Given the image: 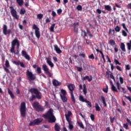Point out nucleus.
Masks as SVG:
<instances>
[{"instance_id":"31","label":"nucleus","mask_w":131,"mask_h":131,"mask_svg":"<svg viewBox=\"0 0 131 131\" xmlns=\"http://www.w3.org/2000/svg\"><path fill=\"white\" fill-rule=\"evenodd\" d=\"M86 31H87V33L89 35V36L90 37V38H92V37H93V35L92 34V33H91L90 30L89 29V28H86Z\"/></svg>"},{"instance_id":"22","label":"nucleus","mask_w":131,"mask_h":131,"mask_svg":"<svg viewBox=\"0 0 131 131\" xmlns=\"http://www.w3.org/2000/svg\"><path fill=\"white\" fill-rule=\"evenodd\" d=\"M120 49L122 50V52H124V53L126 52V49H125V45H124V43H121Z\"/></svg>"},{"instance_id":"19","label":"nucleus","mask_w":131,"mask_h":131,"mask_svg":"<svg viewBox=\"0 0 131 131\" xmlns=\"http://www.w3.org/2000/svg\"><path fill=\"white\" fill-rule=\"evenodd\" d=\"M69 124V128L70 130H72L74 128V126L72 124V121L71 120L67 121Z\"/></svg>"},{"instance_id":"24","label":"nucleus","mask_w":131,"mask_h":131,"mask_svg":"<svg viewBox=\"0 0 131 131\" xmlns=\"http://www.w3.org/2000/svg\"><path fill=\"white\" fill-rule=\"evenodd\" d=\"M79 101H80V102H83L85 103L86 102V101H88V100H86V99H84V98H83V96L82 95H80L79 97Z\"/></svg>"},{"instance_id":"64","label":"nucleus","mask_w":131,"mask_h":131,"mask_svg":"<svg viewBox=\"0 0 131 131\" xmlns=\"http://www.w3.org/2000/svg\"><path fill=\"white\" fill-rule=\"evenodd\" d=\"M62 9H59L57 10V14H58L59 15H60V14H61V13H62Z\"/></svg>"},{"instance_id":"25","label":"nucleus","mask_w":131,"mask_h":131,"mask_svg":"<svg viewBox=\"0 0 131 131\" xmlns=\"http://www.w3.org/2000/svg\"><path fill=\"white\" fill-rule=\"evenodd\" d=\"M104 9L105 10H106V11H108L109 12L112 11V8L110 5H104Z\"/></svg>"},{"instance_id":"62","label":"nucleus","mask_w":131,"mask_h":131,"mask_svg":"<svg viewBox=\"0 0 131 131\" xmlns=\"http://www.w3.org/2000/svg\"><path fill=\"white\" fill-rule=\"evenodd\" d=\"M110 77L112 78V79H113V80L115 81V78L114 77V76H113V74L111 73L110 74Z\"/></svg>"},{"instance_id":"28","label":"nucleus","mask_w":131,"mask_h":131,"mask_svg":"<svg viewBox=\"0 0 131 131\" xmlns=\"http://www.w3.org/2000/svg\"><path fill=\"white\" fill-rule=\"evenodd\" d=\"M112 91L113 92H115L116 93H118V91L117 90V89H116V87L114 86V84H112Z\"/></svg>"},{"instance_id":"30","label":"nucleus","mask_w":131,"mask_h":131,"mask_svg":"<svg viewBox=\"0 0 131 131\" xmlns=\"http://www.w3.org/2000/svg\"><path fill=\"white\" fill-rule=\"evenodd\" d=\"M71 94V98L73 102V103H75V98L74 97V95L73 94V93H70Z\"/></svg>"},{"instance_id":"44","label":"nucleus","mask_w":131,"mask_h":131,"mask_svg":"<svg viewBox=\"0 0 131 131\" xmlns=\"http://www.w3.org/2000/svg\"><path fill=\"white\" fill-rule=\"evenodd\" d=\"M115 31H116V32H119L120 31V27H119L118 26H117L115 28Z\"/></svg>"},{"instance_id":"27","label":"nucleus","mask_w":131,"mask_h":131,"mask_svg":"<svg viewBox=\"0 0 131 131\" xmlns=\"http://www.w3.org/2000/svg\"><path fill=\"white\" fill-rule=\"evenodd\" d=\"M16 2L20 7L23 6V4H24V1L23 0H16Z\"/></svg>"},{"instance_id":"35","label":"nucleus","mask_w":131,"mask_h":131,"mask_svg":"<svg viewBox=\"0 0 131 131\" xmlns=\"http://www.w3.org/2000/svg\"><path fill=\"white\" fill-rule=\"evenodd\" d=\"M101 100L102 101L103 104H104L105 107H106V106H107V104H106V100L105 99V97H104V96H101Z\"/></svg>"},{"instance_id":"15","label":"nucleus","mask_w":131,"mask_h":131,"mask_svg":"<svg viewBox=\"0 0 131 131\" xmlns=\"http://www.w3.org/2000/svg\"><path fill=\"white\" fill-rule=\"evenodd\" d=\"M52 83L54 86H58L59 85H61V82H59V81L56 79L53 80Z\"/></svg>"},{"instance_id":"50","label":"nucleus","mask_w":131,"mask_h":131,"mask_svg":"<svg viewBox=\"0 0 131 131\" xmlns=\"http://www.w3.org/2000/svg\"><path fill=\"white\" fill-rule=\"evenodd\" d=\"M116 86L117 88V89L119 90V91H120V84L119 83V82H117L116 83Z\"/></svg>"},{"instance_id":"59","label":"nucleus","mask_w":131,"mask_h":131,"mask_svg":"<svg viewBox=\"0 0 131 131\" xmlns=\"http://www.w3.org/2000/svg\"><path fill=\"white\" fill-rule=\"evenodd\" d=\"M110 119L111 123H113V122H114V120H115V118L114 117L112 118V117H111L110 118Z\"/></svg>"},{"instance_id":"3","label":"nucleus","mask_w":131,"mask_h":131,"mask_svg":"<svg viewBox=\"0 0 131 131\" xmlns=\"http://www.w3.org/2000/svg\"><path fill=\"white\" fill-rule=\"evenodd\" d=\"M20 112L22 117H26V103L24 102L20 104Z\"/></svg>"},{"instance_id":"48","label":"nucleus","mask_w":131,"mask_h":131,"mask_svg":"<svg viewBox=\"0 0 131 131\" xmlns=\"http://www.w3.org/2000/svg\"><path fill=\"white\" fill-rule=\"evenodd\" d=\"M106 88L105 89H103L102 91L105 93L106 94H107V93H108V85H106Z\"/></svg>"},{"instance_id":"60","label":"nucleus","mask_w":131,"mask_h":131,"mask_svg":"<svg viewBox=\"0 0 131 131\" xmlns=\"http://www.w3.org/2000/svg\"><path fill=\"white\" fill-rule=\"evenodd\" d=\"M82 33H84V37H85V36H86L88 37V34L86 33V32H85V31L84 30H82Z\"/></svg>"},{"instance_id":"63","label":"nucleus","mask_w":131,"mask_h":131,"mask_svg":"<svg viewBox=\"0 0 131 131\" xmlns=\"http://www.w3.org/2000/svg\"><path fill=\"white\" fill-rule=\"evenodd\" d=\"M125 98H126V99H127V100H128V101H129V102H131V98H130V96H127L125 95Z\"/></svg>"},{"instance_id":"46","label":"nucleus","mask_w":131,"mask_h":131,"mask_svg":"<svg viewBox=\"0 0 131 131\" xmlns=\"http://www.w3.org/2000/svg\"><path fill=\"white\" fill-rule=\"evenodd\" d=\"M114 62L115 63L116 65H121V63L119 62L118 60L115 59H114Z\"/></svg>"},{"instance_id":"51","label":"nucleus","mask_w":131,"mask_h":131,"mask_svg":"<svg viewBox=\"0 0 131 131\" xmlns=\"http://www.w3.org/2000/svg\"><path fill=\"white\" fill-rule=\"evenodd\" d=\"M12 62L15 65H20V61H13Z\"/></svg>"},{"instance_id":"54","label":"nucleus","mask_w":131,"mask_h":131,"mask_svg":"<svg viewBox=\"0 0 131 131\" xmlns=\"http://www.w3.org/2000/svg\"><path fill=\"white\" fill-rule=\"evenodd\" d=\"M123 127H124L126 129H128V124H127V123L126 124H123Z\"/></svg>"},{"instance_id":"43","label":"nucleus","mask_w":131,"mask_h":131,"mask_svg":"<svg viewBox=\"0 0 131 131\" xmlns=\"http://www.w3.org/2000/svg\"><path fill=\"white\" fill-rule=\"evenodd\" d=\"M37 73L40 74L41 73V68L40 67H37L36 69Z\"/></svg>"},{"instance_id":"47","label":"nucleus","mask_w":131,"mask_h":131,"mask_svg":"<svg viewBox=\"0 0 131 131\" xmlns=\"http://www.w3.org/2000/svg\"><path fill=\"white\" fill-rule=\"evenodd\" d=\"M77 10H78V11H82V7L81 5H78L77 6Z\"/></svg>"},{"instance_id":"9","label":"nucleus","mask_w":131,"mask_h":131,"mask_svg":"<svg viewBox=\"0 0 131 131\" xmlns=\"http://www.w3.org/2000/svg\"><path fill=\"white\" fill-rule=\"evenodd\" d=\"M42 68L43 71H45L46 74H47V75H48L50 77H52V74L49 71V68H48V66H47V64H43L42 66Z\"/></svg>"},{"instance_id":"14","label":"nucleus","mask_w":131,"mask_h":131,"mask_svg":"<svg viewBox=\"0 0 131 131\" xmlns=\"http://www.w3.org/2000/svg\"><path fill=\"white\" fill-rule=\"evenodd\" d=\"M71 115H72V113L70 111L68 112V114H65L67 121H70V117Z\"/></svg>"},{"instance_id":"8","label":"nucleus","mask_w":131,"mask_h":131,"mask_svg":"<svg viewBox=\"0 0 131 131\" xmlns=\"http://www.w3.org/2000/svg\"><path fill=\"white\" fill-rule=\"evenodd\" d=\"M10 10V13L12 16V17H14L16 19H19V17H18V15H17V11L14 9V7L12 6H10L9 8Z\"/></svg>"},{"instance_id":"61","label":"nucleus","mask_w":131,"mask_h":131,"mask_svg":"<svg viewBox=\"0 0 131 131\" xmlns=\"http://www.w3.org/2000/svg\"><path fill=\"white\" fill-rule=\"evenodd\" d=\"M76 68H77V70H78L79 72H81V71L82 70V68H81V67H76Z\"/></svg>"},{"instance_id":"37","label":"nucleus","mask_w":131,"mask_h":131,"mask_svg":"<svg viewBox=\"0 0 131 131\" xmlns=\"http://www.w3.org/2000/svg\"><path fill=\"white\" fill-rule=\"evenodd\" d=\"M54 128L56 131H60V126L58 125V124H55L54 126Z\"/></svg>"},{"instance_id":"16","label":"nucleus","mask_w":131,"mask_h":131,"mask_svg":"<svg viewBox=\"0 0 131 131\" xmlns=\"http://www.w3.org/2000/svg\"><path fill=\"white\" fill-rule=\"evenodd\" d=\"M46 60L47 61V64L50 66V67L53 68L54 67V63L52 62V61H51V59L50 58H46Z\"/></svg>"},{"instance_id":"34","label":"nucleus","mask_w":131,"mask_h":131,"mask_svg":"<svg viewBox=\"0 0 131 131\" xmlns=\"http://www.w3.org/2000/svg\"><path fill=\"white\" fill-rule=\"evenodd\" d=\"M78 124L79 127H80L81 128H82L83 129H84V126L83 125V124L82 123V122H78Z\"/></svg>"},{"instance_id":"11","label":"nucleus","mask_w":131,"mask_h":131,"mask_svg":"<svg viewBox=\"0 0 131 131\" xmlns=\"http://www.w3.org/2000/svg\"><path fill=\"white\" fill-rule=\"evenodd\" d=\"M18 41L19 40L17 39H14L12 41L10 52H14V50H15V47H16V45H17V43H18Z\"/></svg>"},{"instance_id":"13","label":"nucleus","mask_w":131,"mask_h":131,"mask_svg":"<svg viewBox=\"0 0 131 131\" xmlns=\"http://www.w3.org/2000/svg\"><path fill=\"white\" fill-rule=\"evenodd\" d=\"M21 55L25 58V59H26V60H28L29 61L30 60V56L28 55L27 52L25 50L21 51Z\"/></svg>"},{"instance_id":"18","label":"nucleus","mask_w":131,"mask_h":131,"mask_svg":"<svg viewBox=\"0 0 131 131\" xmlns=\"http://www.w3.org/2000/svg\"><path fill=\"white\" fill-rule=\"evenodd\" d=\"M54 50L56 51L57 54H61V53H62V51L61 50V49H60V48H59V47H58V45H55L54 46Z\"/></svg>"},{"instance_id":"38","label":"nucleus","mask_w":131,"mask_h":131,"mask_svg":"<svg viewBox=\"0 0 131 131\" xmlns=\"http://www.w3.org/2000/svg\"><path fill=\"white\" fill-rule=\"evenodd\" d=\"M109 43L110 45H111V46H112V47H113V46H115V41L113 39H111L110 40Z\"/></svg>"},{"instance_id":"49","label":"nucleus","mask_w":131,"mask_h":131,"mask_svg":"<svg viewBox=\"0 0 131 131\" xmlns=\"http://www.w3.org/2000/svg\"><path fill=\"white\" fill-rule=\"evenodd\" d=\"M4 69L5 70V72H6V73H10V70H8V68L6 67H3Z\"/></svg>"},{"instance_id":"42","label":"nucleus","mask_w":131,"mask_h":131,"mask_svg":"<svg viewBox=\"0 0 131 131\" xmlns=\"http://www.w3.org/2000/svg\"><path fill=\"white\" fill-rule=\"evenodd\" d=\"M87 103L88 107H89V108H92V102L90 101H86V102Z\"/></svg>"},{"instance_id":"17","label":"nucleus","mask_w":131,"mask_h":131,"mask_svg":"<svg viewBox=\"0 0 131 131\" xmlns=\"http://www.w3.org/2000/svg\"><path fill=\"white\" fill-rule=\"evenodd\" d=\"M96 52H97L98 53H100V54H101L102 58L104 62V63L106 62V59H105V56H104V54L103 53V52L101 50H99L98 49H96Z\"/></svg>"},{"instance_id":"56","label":"nucleus","mask_w":131,"mask_h":131,"mask_svg":"<svg viewBox=\"0 0 131 131\" xmlns=\"http://www.w3.org/2000/svg\"><path fill=\"white\" fill-rule=\"evenodd\" d=\"M125 69L126 70H130V66H129V64H126L125 66Z\"/></svg>"},{"instance_id":"39","label":"nucleus","mask_w":131,"mask_h":131,"mask_svg":"<svg viewBox=\"0 0 131 131\" xmlns=\"http://www.w3.org/2000/svg\"><path fill=\"white\" fill-rule=\"evenodd\" d=\"M37 17L39 19V20H41V19H42V17H43V14L41 13L38 14H37Z\"/></svg>"},{"instance_id":"58","label":"nucleus","mask_w":131,"mask_h":131,"mask_svg":"<svg viewBox=\"0 0 131 131\" xmlns=\"http://www.w3.org/2000/svg\"><path fill=\"white\" fill-rule=\"evenodd\" d=\"M119 80H120V82L121 84H122V83H123V78L120 77H119Z\"/></svg>"},{"instance_id":"40","label":"nucleus","mask_w":131,"mask_h":131,"mask_svg":"<svg viewBox=\"0 0 131 131\" xmlns=\"http://www.w3.org/2000/svg\"><path fill=\"white\" fill-rule=\"evenodd\" d=\"M5 66L7 68H9V67H10V62H9V60H8V59H6L5 61Z\"/></svg>"},{"instance_id":"57","label":"nucleus","mask_w":131,"mask_h":131,"mask_svg":"<svg viewBox=\"0 0 131 131\" xmlns=\"http://www.w3.org/2000/svg\"><path fill=\"white\" fill-rule=\"evenodd\" d=\"M89 58L90 59H92V60H94V59H95V56H94L93 54H92L89 56Z\"/></svg>"},{"instance_id":"52","label":"nucleus","mask_w":131,"mask_h":131,"mask_svg":"<svg viewBox=\"0 0 131 131\" xmlns=\"http://www.w3.org/2000/svg\"><path fill=\"white\" fill-rule=\"evenodd\" d=\"M116 68L118 71H122V69H121V67L119 66H116Z\"/></svg>"},{"instance_id":"45","label":"nucleus","mask_w":131,"mask_h":131,"mask_svg":"<svg viewBox=\"0 0 131 131\" xmlns=\"http://www.w3.org/2000/svg\"><path fill=\"white\" fill-rule=\"evenodd\" d=\"M122 34L123 36L126 37L127 36V33L124 31V30H122Z\"/></svg>"},{"instance_id":"26","label":"nucleus","mask_w":131,"mask_h":131,"mask_svg":"<svg viewBox=\"0 0 131 131\" xmlns=\"http://www.w3.org/2000/svg\"><path fill=\"white\" fill-rule=\"evenodd\" d=\"M83 93L84 95H86L88 94V90H86V86L85 85V84L83 85Z\"/></svg>"},{"instance_id":"36","label":"nucleus","mask_w":131,"mask_h":131,"mask_svg":"<svg viewBox=\"0 0 131 131\" xmlns=\"http://www.w3.org/2000/svg\"><path fill=\"white\" fill-rule=\"evenodd\" d=\"M122 26L123 29H124V30H125L126 32L128 33V29H127V28H126V26H125V24L123 23L122 24Z\"/></svg>"},{"instance_id":"10","label":"nucleus","mask_w":131,"mask_h":131,"mask_svg":"<svg viewBox=\"0 0 131 131\" xmlns=\"http://www.w3.org/2000/svg\"><path fill=\"white\" fill-rule=\"evenodd\" d=\"M11 33H12V30L11 29L8 30V27H7V25H4L3 26V34L4 35H7V34L10 35Z\"/></svg>"},{"instance_id":"53","label":"nucleus","mask_w":131,"mask_h":131,"mask_svg":"<svg viewBox=\"0 0 131 131\" xmlns=\"http://www.w3.org/2000/svg\"><path fill=\"white\" fill-rule=\"evenodd\" d=\"M90 118L92 121H94L95 120V115L94 114H91Z\"/></svg>"},{"instance_id":"55","label":"nucleus","mask_w":131,"mask_h":131,"mask_svg":"<svg viewBox=\"0 0 131 131\" xmlns=\"http://www.w3.org/2000/svg\"><path fill=\"white\" fill-rule=\"evenodd\" d=\"M10 52L14 53V54H15V55H17V56H18V55H19V49H17L16 52L15 51V49H14V52Z\"/></svg>"},{"instance_id":"20","label":"nucleus","mask_w":131,"mask_h":131,"mask_svg":"<svg viewBox=\"0 0 131 131\" xmlns=\"http://www.w3.org/2000/svg\"><path fill=\"white\" fill-rule=\"evenodd\" d=\"M8 93L9 95L10 96V97L11 99H15V95H14V94H13V92H12V91H11V89H8Z\"/></svg>"},{"instance_id":"23","label":"nucleus","mask_w":131,"mask_h":131,"mask_svg":"<svg viewBox=\"0 0 131 131\" xmlns=\"http://www.w3.org/2000/svg\"><path fill=\"white\" fill-rule=\"evenodd\" d=\"M60 96L62 102H67V97H66V95H62V94H60Z\"/></svg>"},{"instance_id":"21","label":"nucleus","mask_w":131,"mask_h":131,"mask_svg":"<svg viewBox=\"0 0 131 131\" xmlns=\"http://www.w3.org/2000/svg\"><path fill=\"white\" fill-rule=\"evenodd\" d=\"M90 77H89V76H85V77H83L82 78V80H88V81L90 82L92 81L93 80V78L92 77V76H90Z\"/></svg>"},{"instance_id":"12","label":"nucleus","mask_w":131,"mask_h":131,"mask_svg":"<svg viewBox=\"0 0 131 131\" xmlns=\"http://www.w3.org/2000/svg\"><path fill=\"white\" fill-rule=\"evenodd\" d=\"M68 89H69L70 91V94L72 93L75 89V85L72 83H70V84L68 85Z\"/></svg>"},{"instance_id":"1","label":"nucleus","mask_w":131,"mask_h":131,"mask_svg":"<svg viewBox=\"0 0 131 131\" xmlns=\"http://www.w3.org/2000/svg\"><path fill=\"white\" fill-rule=\"evenodd\" d=\"M29 92L31 94H34L35 95H32L29 98V101L30 102L37 99L38 100H40L41 99V93L38 91L36 88H31L29 90Z\"/></svg>"},{"instance_id":"32","label":"nucleus","mask_w":131,"mask_h":131,"mask_svg":"<svg viewBox=\"0 0 131 131\" xmlns=\"http://www.w3.org/2000/svg\"><path fill=\"white\" fill-rule=\"evenodd\" d=\"M55 26H56V24H53L51 25V27H50V31L51 32H54V28H55Z\"/></svg>"},{"instance_id":"7","label":"nucleus","mask_w":131,"mask_h":131,"mask_svg":"<svg viewBox=\"0 0 131 131\" xmlns=\"http://www.w3.org/2000/svg\"><path fill=\"white\" fill-rule=\"evenodd\" d=\"M32 28L35 30V34L36 37L39 39V38L40 37V32L39 31V28H38L36 25L34 24L33 25Z\"/></svg>"},{"instance_id":"2","label":"nucleus","mask_w":131,"mask_h":131,"mask_svg":"<svg viewBox=\"0 0 131 131\" xmlns=\"http://www.w3.org/2000/svg\"><path fill=\"white\" fill-rule=\"evenodd\" d=\"M43 117L46 119H48L50 123L56 122V117L54 115V110L50 108L45 115H43Z\"/></svg>"},{"instance_id":"5","label":"nucleus","mask_w":131,"mask_h":131,"mask_svg":"<svg viewBox=\"0 0 131 131\" xmlns=\"http://www.w3.org/2000/svg\"><path fill=\"white\" fill-rule=\"evenodd\" d=\"M42 118H37L33 121H31L29 123L30 126H34L35 125H38L41 122H42Z\"/></svg>"},{"instance_id":"29","label":"nucleus","mask_w":131,"mask_h":131,"mask_svg":"<svg viewBox=\"0 0 131 131\" xmlns=\"http://www.w3.org/2000/svg\"><path fill=\"white\" fill-rule=\"evenodd\" d=\"M25 13H26V10H25V8H21L19 12V14H20V15H24Z\"/></svg>"},{"instance_id":"4","label":"nucleus","mask_w":131,"mask_h":131,"mask_svg":"<svg viewBox=\"0 0 131 131\" xmlns=\"http://www.w3.org/2000/svg\"><path fill=\"white\" fill-rule=\"evenodd\" d=\"M32 106L34 109H36L37 112H43V111H45V109L41 107V105L39 104V102L37 101L34 102Z\"/></svg>"},{"instance_id":"41","label":"nucleus","mask_w":131,"mask_h":131,"mask_svg":"<svg viewBox=\"0 0 131 131\" xmlns=\"http://www.w3.org/2000/svg\"><path fill=\"white\" fill-rule=\"evenodd\" d=\"M61 93L62 94V96H66V95H67V92H66V91L64 89L61 90Z\"/></svg>"},{"instance_id":"33","label":"nucleus","mask_w":131,"mask_h":131,"mask_svg":"<svg viewBox=\"0 0 131 131\" xmlns=\"http://www.w3.org/2000/svg\"><path fill=\"white\" fill-rule=\"evenodd\" d=\"M95 109L96 111H98V112L101 111V108L100 107L98 103H95Z\"/></svg>"},{"instance_id":"6","label":"nucleus","mask_w":131,"mask_h":131,"mask_svg":"<svg viewBox=\"0 0 131 131\" xmlns=\"http://www.w3.org/2000/svg\"><path fill=\"white\" fill-rule=\"evenodd\" d=\"M26 75L27 76L28 79L31 81V80H34L36 79V77L29 70H27L26 72Z\"/></svg>"}]
</instances>
